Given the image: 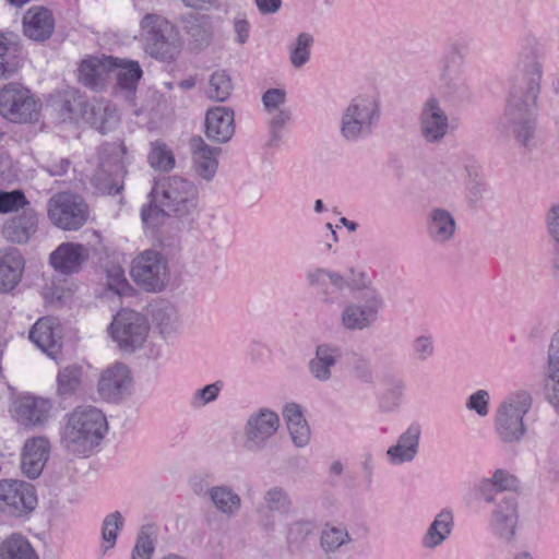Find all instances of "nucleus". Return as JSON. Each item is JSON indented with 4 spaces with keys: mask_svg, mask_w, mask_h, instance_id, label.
I'll return each instance as SVG.
<instances>
[{
    "mask_svg": "<svg viewBox=\"0 0 559 559\" xmlns=\"http://www.w3.org/2000/svg\"><path fill=\"white\" fill-rule=\"evenodd\" d=\"M306 278L309 286L319 292L324 306L337 304L345 288L352 293L364 292L360 302L347 301L341 309L338 323L345 332L369 330L379 319L384 301L365 272L350 270L347 275H343L331 269L314 267L307 272Z\"/></svg>",
    "mask_w": 559,
    "mask_h": 559,
    "instance_id": "obj_1",
    "label": "nucleus"
},
{
    "mask_svg": "<svg viewBox=\"0 0 559 559\" xmlns=\"http://www.w3.org/2000/svg\"><path fill=\"white\" fill-rule=\"evenodd\" d=\"M543 66L537 43L527 39L518 55L515 75L512 80L501 127L511 132L524 147L533 145L535 135V106L539 94Z\"/></svg>",
    "mask_w": 559,
    "mask_h": 559,
    "instance_id": "obj_2",
    "label": "nucleus"
},
{
    "mask_svg": "<svg viewBox=\"0 0 559 559\" xmlns=\"http://www.w3.org/2000/svg\"><path fill=\"white\" fill-rule=\"evenodd\" d=\"M195 185L182 177H164L150 192L151 204L141 212L142 221L148 226H157L165 216L185 217L193 214L198 205Z\"/></svg>",
    "mask_w": 559,
    "mask_h": 559,
    "instance_id": "obj_3",
    "label": "nucleus"
},
{
    "mask_svg": "<svg viewBox=\"0 0 559 559\" xmlns=\"http://www.w3.org/2000/svg\"><path fill=\"white\" fill-rule=\"evenodd\" d=\"M108 428L102 409L92 405L78 406L66 416L61 445L70 454L90 456L100 445Z\"/></svg>",
    "mask_w": 559,
    "mask_h": 559,
    "instance_id": "obj_4",
    "label": "nucleus"
},
{
    "mask_svg": "<svg viewBox=\"0 0 559 559\" xmlns=\"http://www.w3.org/2000/svg\"><path fill=\"white\" fill-rule=\"evenodd\" d=\"M380 119V106L370 96H356L344 108L340 132L347 142H357L370 135Z\"/></svg>",
    "mask_w": 559,
    "mask_h": 559,
    "instance_id": "obj_5",
    "label": "nucleus"
},
{
    "mask_svg": "<svg viewBox=\"0 0 559 559\" xmlns=\"http://www.w3.org/2000/svg\"><path fill=\"white\" fill-rule=\"evenodd\" d=\"M533 399L527 391H518L508 396L499 406L495 429L504 443L520 442L526 433L524 416L532 407Z\"/></svg>",
    "mask_w": 559,
    "mask_h": 559,
    "instance_id": "obj_6",
    "label": "nucleus"
},
{
    "mask_svg": "<svg viewBox=\"0 0 559 559\" xmlns=\"http://www.w3.org/2000/svg\"><path fill=\"white\" fill-rule=\"evenodd\" d=\"M145 50L152 57L174 60L180 52V40L175 26L165 17L148 13L141 21Z\"/></svg>",
    "mask_w": 559,
    "mask_h": 559,
    "instance_id": "obj_7",
    "label": "nucleus"
},
{
    "mask_svg": "<svg viewBox=\"0 0 559 559\" xmlns=\"http://www.w3.org/2000/svg\"><path fill=\"white\" fill-rule=\"evenodd\" d=\"M150 325L146 318L138 311L120 310L109 325L112 340L119 348L133 353L141 348L146 341Z\"/></svg>",
    "mask_w": 559,
    "mask_h": 559,
    "instance_id": "obj_8",
    "label": "nucleus"
},
{
    "mask_svg": "<svg viewBox=\"0 0 559 559\" xmlns=\"http://www.w3.org/2000/svg\"><path fill=\"white\" fill-rule=\"evenodd\" d=\"M131 276L144 290L160 292L168 282V262L162 253L155 250H145L134 258Z\"/></svg>",
    "mask_w": 559,
    "mask_h": 559,
    "instance_id": "obj_9",
    "label": "nucleus"
},
{
    "mask_svg": "<svg viewBox=\"0 0 559 559\" xmlns=\"http://www.w3.org/2000/svg\"><path fill=\"white\" fill-rule=\"evenodd\" d=\"M48 216L63 230H78L86 223L88 209L80 195L60 192L49 200Z\"/></svg>",
    "mask_w": 559,
    "mask_h": 559,
    "instance_id": "obj_10",
    "label": "nucleus"
},
{
    "mask_svg": "<svg viewBox=\"0 0 559 559\" xmlns=\"http://www.w3.org/2000/svg\"><path fill=\"white\" fill-rule=\"evenodd\" d=\"M37 111V102L21 84L8 83L0 90V114L11 122L32 121Z\"/></svg>",
    "mask_w": 559,
    "mask_h": 559,
    "instance_id": "obj_11",
    "label": "nucleus"
},
{
    "mask_svg": "<svg viewBox=\"0 0 559 559\" xmlns=\"http://www.w3.org/2000/svg\"><path fill=\"white\" fill-rule=\"evenodd\" d=\"M418 131L426 144L442 143L451 131L450 117L435 95H430L420 107Z\"/></svg>",
    "mask_w": 559,
    "mask_h": 559,
    "instance_id": "obj_12",
    "label": "nucleus"
},
{
    "mask_svg": "<svg viewBox=\"0 0 559 559\" xmlns=\"http://www.w3.org/2000/svg\"><path fill=\"white\" fill-rule=\"evenodd\" d=\"M36 504L33 485L22 480H0V511L21 516L33 511Z\"/></svg>",
    "mask_w": 559,
    "mask_h": 559,
    "instance_id": "obj_13",
    "label": "nucleus"
},
{
    "mask_svg": "<svg viewBox=\"0 0 559 559\" xmlns=\"http://www.w3.org/2000/svg\"><path fill=\"white\" fill-rule=\"evenodd\" d=\"M280 428L278 415L269 409L260 408L252 413L245 426V448L249 451H260Z\"/></svg>",
    "mask_w": 559,
    "mask_h": 559,
    "instance_id": "obj_14",
    "label": "nucleus"
},
{
    "mask_svg": "<svg viewBox=\"0 0 559 559\" xmlns=\"http://www.w3.org/2000/svg\"><path fill=\"white\" fill-rule=\"evenodd\" d=\"M52 405L43 397L23 395L16 397L10 412L17 424L25 428H34L44 426L49 417Z\"/></svg>",
    "mask_w": 559,
    "mask_h": 559,
    "instance_id": "obj_15",
    "label": "nucleus"
},
{
    "mask_svg": "<svg viewBox=\"0 0 559 559\" xmlns=\"http://www.w3.org/2000/svg\"><path fill=\"white\" fill-rule=\"evenodd\" d=\"M193 491L205 498L211 506L227 519L236 518L242 507L240 495L227 484H218L211 487L194 486Z\"/></svg>",
    "mask_w": 559,
    "mask_h": 559,
    "instance_id": "obj_16",
    "label": "nucleus"
},
{
    "mask_svg": "<svg viewBox=\"0 0 559 559\" xmlns=\"http://www.w3.org/2000/svg\"><path fill=\"white\" fill-rule=\"evenodd\" d=\"M519 522L518 501L513 496H504L491 512L490 527L504 543H512Z\"/></svg>",
    "mask_w": 559,
    "mask_h": 559,
    "instance_id": "obj_17",
    "label": "nucleus"
},
{
    "mask_svg": "<svg viewBox=\"0 0 559 559\" xmlns=\"http://www.w3.org/2000/svg\"><path fill=\"white\" fill-rule=\"evenodd\" d=\"M193 174L202 180L210 182L214 179L217 168V156L221 147L209 145L201 136H192L189 141Z\"/></svg>",
    "mask_w": 559,
    "mask_h": 559,
    "instance_id": "obj_18",
    "label": "nucleus"
},
{
    "mask_svg": "<svg viewBox=\"0 0 559 559\" xmlns=\"http://www.w3.org/2000/svg\"><path fill=\"white\" fill-rule=\"evenodd\" d=\"M132 378L128 367L116 362L106 368L98 380L99 395L109 402H117L129 393Z\"/></svg>",
    "mask_w": 559,
    "mask_h": 559,
    "instance_id": "obj_19",
    "label": "nucleus"
},
{
    "mask_svg": "<svg viewBox=\"0 0 559 559\" xmlns=\"http://www.w3.org/2000/svg\"><path fill=\"white\" fill-rule=\"evenodd\" d=\"M88 259V249L84 245L75 242H63L49 255L50 265L63 275L81 272Z\"/></svg>",
    "mask_w": 559,
    "mask_h": 559,
    "instance_id": "obj_20",
    "label": "nucleus"
},
{
    "mask_svg": "<svg viewBox=\"0 0 559 559\" xmlns=\"http://www.w3.org/2000/svg\"><path fill=\"white\" fill-rule=\"evenodd\" d=\"M61 338V326L52 317L38 319L29 331V340L51 358H56L60 353Z\"/></svg>",
    "mask_w": 559,
    "mask_h": 559,
    "instance_id": "obj_21",
    "label": "nucleus"
},
{
    "mask_svg": "<svg viewBox=\"0 0 559 559\" xmlns=\"http://www.w3.org/2000/svg\"><path fill=\"white\" fill-rule=\"evenodd\" d=\"M50 442L46 437H33L25 441L21 456L22 473L31 478H37L48 461Z\"/></svg>",
    "mask_w": 559,
    "mask_h": 559,
    "instance_id": "obj_22",
    "label": "nucleus"
},
{
    "mask_svg": "<svg viewBox=\"0 0 559 559\" xmlns=\"http://www.w3.org/2000/svg\"><path fill=\"white\" fill-rule=\"evenodd\" d=\"M182 29L198 49L207 47L214 37V17L207 13L189 12L181 16Z\"/></svg>",
    "mask_w": 559,
    "mask_h": 559,
    "instance_id": "obj_23",
    "label": "nucleus"
},
{
    "mask_svg": "<svg viewBox=\"0 0 559 559\" xmlns=\"http://www.w3.org/2000/svg\"><path fill=\"white\" fill-rule=\"evenodd\" d=\"M37 228V213L31 206H26L4 223L2 235L10 242L26 243L35 235Z\"/></svg>",
    "mask_w": 559,
    "mask_h": 559,
    "instance_id": "obj_24",
    "label": "nucleus"
},
{
    "mask_svg": "<svg viewBox=\"0 0 559 559\" xmlns=\"http://www.w3.org/2000/svg\"><path fill=\"white\" fill-rule=\"evenodd\" d=\"M342 358V348L333 343H320L314 355L308 362V370L313 379L328 382L332 378V369Z\"/></svg>",
    "mask_w": 559,
    "mask_h": 559,
    "instance_id": "obj_25",
    "label": "nucleus"
},
{
    "mask_svg": "<svg viewBox=\"0 0 559 559\" xmlns=\"http://www.w3.org/2000/svg\"><path fill=\"white\" fill-rule=\"evenodd\" d=\"M115 66L114 57H88L79 66V81L86 87L92 90L102 88L111 78L112 67Z\"/></svg>",
    "mask_w": 559,
    "mask_h": 559,
    "instance_id": "obj_26",
    "label": "nucleus"
},
{
    "mask_svg": "<svg viewBox=\"0 0 559 559\" xmlns=\"http://www.w3.org/2000/svg\"><path fill=\"white\" fill-rule=\"evenodd\" d=\"M426 233L435 245H447L456 233L453 214L443 207H432L426 216Z\"/></svg>",
    "mask_w": 559,
    "mask_h": 559,
    "instance_id": "obj_27",
    "label": "nucleus"
},
{
    "mask_svg": "<svg viewBox=\"0 0 559 559\" xmlns=\"http://www.w3.org/2000/svg\"><path fill=\"white\" fill-rule=\"evenodd\" d=\"M25 259L16 248L0 249V293L13 290L22 280Z\"/></svg>",
    "mask_w": 559,
    "mask_h": 559,
    "instance_id": "obj_28",
    "label": "nucleus"
},
{
    "mask_svg": "<svg viewBox=\"0 0 559 559\" xmlns=\"http://www.w3.org/2000/svg\"><path fill=\"white\" fill-rule=\"evenodd\" d=\"M235 133L234 111L229 107L216 106L206 112L205 134L216 143L228 142Z\"/></svg>",
    "mask_w": 559,
    "mask_h": 559,
    "instance_id": "obj_29",
    "label": "nucleus"
},
{
    "mask_svg": "<svg viewBox=\"0 0 559 559\" xmlns=\"http://www.w3.org/2000/svg\"><path fill=\"white\" fill-rule=\"evenodd\" d=\"M544 399L556 409H559V332L549 345L547 364L543 379Z\"/></svg>",
    "mask_w": 559,
    "mask_h": 559,
    "instance_id": "obj_30",
    "label": "nucleus"
},
{
    "mask_svg": "<svg viewBox=\"0 0 559 559\" xmlns=\"http://www.w3.org/2000/svg\"><path fill=\"white\" fill-rule=\"evenodd\" d=\"M421 436L420 426L411 425L399 438L395 444L386 450V457L392 465H401L414 461L419 450Z\"/></svg>",
    "mask_w": 559,
    "mask_h": 559,
    "instance_id": "obj_31",
    "label": "nucleus"
},
{
    "mask_svg": "<svg viewBox=\"0 0 559 559\" xmlns=\"http://www.w3.org/2000/svg\"><path fill=\"white\" fill-rule=\"evenodd\" d=\"M55 28L52 13L43 7H33L27 10L23 17V31L25 36L35 40L48 39Z\"/></svg>",
    "mask_w": 559,
    "mask_h": 559,
    "instance_id": "obj_32",
    "label": "nucleus"
},
{
    "mask_svg": "<svg viewBox=\"0 0 559 559\" xmlns=\"http://www.w3.org/2000/svg\"><path fill=\"white\" fill-rule=\"evenodd\" d=\"M124 166L119 159L102 162L92 183L103 194H116L123 189Z\"/></svg>",
    "mask_w": 559,
    "mask_h": 559,
    "instance_id": "obj_33",
    "label": "nucleus"
},
{
    "mask_svg": "<svg viewBox=\"0 0 559 559\" xmlns=\"http://www.w3.org/2000/svg\"><path fill=\"white\" fill-rule=\"evenodd\" d=\"M84 120L95 129L105 133L111 130L119 121L116 106L106 99H94L87 103Z\"/></svg>",
    "mask_w": 559,
    "mask_h": 559,
    "instance_id": "obj_34",
    "label": "nucleus"
},
{
    "mask_svg": "<svg viewBox=\"0 0 559 559\" xmlns=\"http://www.w3.org/2000/svg\"><path fill=\"white\" fill-rule=\"evenodd\" d=\"M283 416L294 444L298 448L306 447L310 441V428L301 407L296 403L286 404L283 408Z\"/></svg>",
    "mask_w": 559,
    "mask_h": 559,
    "instance_id": "obj_35",
    "label": "nucleus"
},
{
    "mask_svg": "<svg viewBox=\"0 0 559 559\" xmlns=\"http://www.w3.org/2000/svg\"><path fill=\"white\" fill-rule=\"evenodd\" d=\"M518 485V478L509 471L497 468L490 478H484L479 481L477 489L486 502L492 503L497 492L514 490Z\"/></svg>",
    "mask_w": 559,
    "mask_h": 559,
    "instance_id": "obj_36",
    "label": "nucleus"
},
{
    "mask_svg": "<svg viewBox=\"0 0 559 559\" xmlns=\"http://www.w3.org/2000/svg\"><path fill=\"white\" fill-rule=\"evenodd\" d=\"M454 525L453 513L449 509L440 511L429 525L424 538L423 546L433 549L440 546L451 534Z\"/></svg>",
    "mask_w": 559,
    "mask_h": 559,
    "instance_id": "obj_37",
    "label": "nucleus"
},
{
    "mask_svg": "<svg viewBox=\"0 0 559 559\" xmlns=\"http://www.w3.org/2000/svg\"><path fill=\"white\" fill-rule=\"evenodd\" d=\"M152 319L155 328L164 337H169L180 329L177 308L168 301H160L152 309Z\"/></svg>",
    "mask_w": 559,
    "mask_h": 559,
    "instance_id": "obj_38",
    "label": "nucleus"
},
{
    "mask_svg": "<svg viewBox=\"0 0 559 559\" xmlns=\"http://www.w3.org/2000/svg\"><path fill=\"white\" fill-rule=\"evenodd\" d=\"M142 74L143 72L138 61L115 58L111 76H116L120 88L134 92Z\"/></svg>",
    "mask_w": 559,
    "mask_h": 559,
    "instance_id": "obj_39",
    "label": "nucleus"
},
{
    "mask_svg": "<svg viewBox=\"0 0 559 559\" xmlns=\"http://www.w3.org/2000/svg\"><path fill=\"white\" fill-rule=\"evenodd\" d=\"M0 559H39V557L25 537L12 535L0 545Z\"/></svg>",
    "mask_w": 559,
    "mask_h": 559,
    "instance_id": "obj_40",
    "label": "nucleus"
},
{
    "mask_svg": "<svg viewBox=\"0 0 559 559\" xmlns=\"http://www.w3.org/2000/svg\"><path fill=\"white\" fill-rule=\"evenodd\" d=\"M314 38L310 33L298 34L288 46L289 62L293 68L300 69L310 60Z\"/></svg>",
    "mask_w": 559,
    "mask_h": 559,
    "instance_id": "obj_41",
    "label": "nucleus"
},
{
    "mask_svg": "<svg viewBox=\"0 0 559 559\" xmlns=\"http://www.w3.org/2000/svg\"><path fill=\"white\" fill-rule=\"evenodd\" d=\"M19 45L10 37L0 35V79L14 73L19 67Z\"/></svg>",
    "mask_w": 559,
    "mask_h": 559,
    "instance_id": "obj_42",
    "label": "nucleus"
},
{
    "mask_svg": "<svg viewBox=\"0 0 559 559\" xmlns=\"http://www.w3.org/2000/svg\"><path fill=\"white\" fill-rule=\"evenodd\" d=\"M233 83L225 70H216L209 79L205 88L206 96L215 102H225L231 94Z\"/></svg>",
    "mask_w": 559,
    "mask_h": 559,
    "instance_id": "obj_43",
    "label": "nucleus"
},
{
    "mask_svg": "<svg viewBox=\"0 0 559 559\" xmlns=\"http://www.w3.org/2000/svg\"><path fill=\"white\" fill-rule=\"evenodd\" d=\"M87 108V102L84 96L73 91L67 93L62 99L60 107V117L62 121H78L79 119L84 120L85 110Z\"/></svg>",
    "mask_w": 559,
    "mask_h": 559,
    "instance_id": "obj_44",
    "label": "nucleus"
},
{
    "mask_svg": "<svg viewBox=\"0 0 559 559\" xmlns=\"http://www.w3.org/2000/svg\"><path fill=\"white\" fill-rule=\"evenodd\" d=\"M83 370L79 365H70L61 369L57 377L58 394L71 395L81 386Z\"/></svg>",
    "mask_w": 559,
    "mask_h": 559,
    "instance_id": "obj_45",
    "label": "nucleus"
},
{
    "mask_svg": "<svg viewBox=\"0 0 559 559\" xmlns=\"http://www.w3.org/2000/svg\"><path fill=\"white\" fill-rule=\"evenodd\" d=\"M263 504L270 512L286 514L290 511L293 501L283 487L273 486L264 492Z\"/></svg>",
    "mask_w": 559,
    "mask_h": 559,
    "instance_id": "obj_46",
    "label": "nucleus"
},
{
    "mask_svg": "<svg viewBox=\"0 0 559 559\" xmlns=\"http://www.w3.org/2000/svg\"><path fill=\"white\" fill-rule=\"evenodd\" d=\"M104 286L115 295L122 296L129 290V283L123 269L116 263H108L104 269Z\"/></svg>",
    "mask_w": 559,
    "mask_h": 559,
    "instance_id": "obj_47",
    "label": "nucleus"
},
{
    "mask_svg": "<svg viewBox=\"0 0 559 559\" xmlns=\"http://www.w3.org/2000/svg\"><path fill=\"white\" fill-rule=\"evenodd\" d=\"M350 542L346 528L326 525L320 537V545L324 552H335L341 546Z\"/></svg>",
    "mask_w": 559,
    "mask_h": 559,
    "instance_id": "obj_48",
    "label": "nucleus"
},
{
    "mask_svg": "<svg viewBox=\"0 0 559 559\" xmlns=\"http://www.w3.org/2000/svg\"><path fill=\"white\" fill-rule=\"evenodd\" d=\"M148 164L157 170L169 171L175 167V156L165 143L154 142L147 156Z\"/></svg>",
    "mask_w": 559,
    "mask_h": 559,
    "instance_id": "obj_49",
    "label": "nucleus"
},
{
    "mask_svg": "<svg viewBox=\"0 0 559 559\" xmlns=\"http://www.w3.org/2000/svg\"><path fill=\"white\" fill-rule=\"evenodd\" d=\"M122 524L123 519L121 513L118 511L108 514L104 519L102 527V537L104 542L102 546L103 555L115 546L118 532L121 530Z\"/></svg>",
    "mask_w": 559,
    "mask_h": 559,
    "instance_id": "obj_50",
    "label": "nucleus"
},
{
    "mask_svg": "<svg viewBox=\"0 0 559 559\" xmlns=\"http://www.w3.org/2000/svg\"><path fill=\"white\" fill-rule=\"evenodd\" d=\"M26 206H31L25 194L21 190L3 191L0 190V213L23 211Z\"/></svg>",
    "mask_w": 559,
    "mask_h": 559,
    "instance_id": "obj_51",
    "label": "nucleus"
},
{
    "mask_svg": "<svg viewBox=\"0 0 559 559\" xmlns=\"http://www.w3.org/2000/svg\"><path fill=\"white\" fill-rule=\"evenodd\" d=\"M411 347L414 358L419 362L429 360L436 353L435 340L430 334L416 336Z\"/></svg>",
    "mask_w": 559,
    "mask_h": 559,
    "instance_id": "obj_52",
    "label": "nucleus"
},
{
    "mask_svg": "<svg viewBox=\"0 0 559 559\" xmlns=\"http://www.w3.org/2000/svg\"><path fill=\"white\" fill-rule=\"evenodd\" d=\"M442 86L448 96L464 97L468 93V84L461 75H451L444 70L440 75Z\"/></svg>",
    "mask_w": 559,
    "mask_h": 559,
    "instance_id": "obj_53",
    "label": "nucleus"
},
{
    "mask_svg": "<svg viewBox=\"0 0 559 559\" xmlns=\"http://www.w3.org/2000/svg\"><path fill=\"white\" fill-rule=\"evenodd\" d=\"M222 389V381H216L198 389L191 397V405L195 408H200L216 401Z\"/></svg>",
    "mask_w": 559,
    "mask_h": 559,
    "instance_id": "obj_54",
    "label": "nucleus"
},
{
    "mask_svg": "<svg viewBox=\"0 0 559 559\" xmlns=\"http://www.w3.org/2000/svg\"><path fill=\"white\" fill-rule=\"evenodd\" d=\"M350 373L354 378L364 383H371L374 379L371 361L362 355L354 356L350 365Z\"/></svg>",
    "mask_w": 559,
    "mask_h": 559,
    "instance_id": "obj_55",
    "label": "nucleus"
},
{
    "mask_svg": "<svg viewBox=\"0 0 559 559\" xmlns=\"http://www.w3.org/2000/svg\"><path fill=\"white\" fill-rule=\"evenodd\" d=\"M313 525L309 521L294 522L287 533V542L289 545L300 546L312 534Z\"/></svg>",
    "mask_w": 559,
    "mask_h": 559,
    "instance_id": "obj_56",
    "label": "nucleus"
},
{
    "mask_svg": "<svg viewBox=\"0 0 559 559\" xmlns=\"http://www.w3.org/2000/svg\"><path fill=\"white\" fill-rule=\"evenodd\" d=\"M154 543L150 534L142 530L136 538L135 546L132 550V559H151L154 552Z\"/></svg>",
    "mask_w": 559,
    "mask_h": 559,
    "instance_id": "obj_57",
    "label": "nucleus"
},
{
    "mask_svg": "<svg viewBox=\"0 0 559 559\" xmlns=\"http://www.w3.org/2000/svg\"><path fill=\"white\" fill-rule=\"evenodd\" d=\"M292 119V112L288 109L273 110L272 118L270 120L271 129V141L277 142L281 139V129L285 127Z\"/></svg>",
    "mask_w": 559,
    "mask_h": 559,
    "instance_id": "obj_58",
    "label": "nucleus"
},
{
    "mask_svg": "<svg viewBox=\"0 0 559 559\" xmlns=\"http://www.w3.org/2000/svg\"><path fill=\"white\" fill-rule=\"evenodd\" d=\"M488 404L489 393L485 390H478L468 397L466 407L475 411L479 416H486L489 413Z\"/></svg>",
    "mask_w": 559,
    "mask_h": 559,
    "instance_id": "obj_59",
    "label": "nucleus"
},
{
    "mask_svg": "<svg viewBox=\"0 0 559 559\" xmlns=\"http://www.w3.org/2000/svg\"><path fill=\"white\" fill-rule=\"evenodd\" d=\"M286 100V92L283 88H270L264 92L262 96V102L265 109L272 114L273 110L280 109V106L283 105Z\"/></svg>",
    "mask_w": 559,
    "mask_h": 559,
    "instance_id": "obj_60",
    "label": "nucleus"
},
{
    "mask_svg": "<svg viewBox=\"0 0 559 559\" xmlns=\"http://www.w3.org/2000/svg\"><path fill=\"white\" fill-rule=\"evenodd\" d=\"M546 222L550 237L559 246V205H552L549 209Z\"/></svg>",
    "mask_w": 559,
    "mask_h": 559,
    "instance_id": "obj_61",
    "label": "nucleus"
},
{
    "mask_svg": "<svg viewBox=\"0 0 559 559\" xmlns=\"http://www.w3.org/2000/svg\"><path fill=\"white\" fill-rule=\"evenodd\" d=\"M234 29L237 35V41L245 44L249 37V23L245 19H237L234 22Z\"/></svg>",
    "mask_w": 559,
    "mask_h": 559,
    "instance_id": "obj_62",
    "label": "nucleus"
},
{
    "mask_svg": "<svg viewBox=\"0 0 559 559\" xmlns=\"http://www.w3.org/2000/svg\"><path fill=\"white\" fill-rule=\"evenodd\" d=\"M259 11L263 14H272L280 10L282 0H255Z\"/></svg>",
    "mask_w": 559,
    "mask_h": 559,
    "instance_id": "obj_63",
    "label": "nucleus"
},
{
    "mask_svg": "<svg viewBox=\"0 0 559 559\" xmlns=\"http://www.w3.org/2000/svg\"><path fill=\"white\" fill-rule=\"evenodd\" d=\"M361 468L365 477L370 481L374 471V459L370 452L362 454Z\"/></svg>",
    "mask_w": 559,
    "mask_h": 559,
    "instance_id": "obj_64",
    "label": "nucleus"
}]
</instances>
